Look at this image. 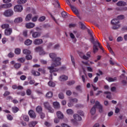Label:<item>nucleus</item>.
Instances as JSON below:
<instances>
[{"instance_id": "69168bd1", "label": "nucleus", "mask_w": 127, "mask_h": 127, "mask_svg": "<svg viewBox=\"0 0 127 127\" xmlns=\"http://www.w3.org/2000/svg\"><path fill=\"white\" fill-rule=\"evenodd\" d=\"M41 63H42V64H47V62L44 60H41Z\"/></svg>"}, {"instance_id": "7ed1b4c3", "label": "nucleus", "mask_w": 127, "mask_h": 127, "mask_svg": "<svg viewBox=\"0 0 127 127\" xmlns=\"http://www.w3.org/2000/svg\"><path fill=\"white\" fill-rule=\"evenodd\" d=\"M98 46H99V48H100V49H101L102 51H104V49L103 48V47L101 46V44H100V43H99V42H96L93 46L94 53H96L99 50V49H98Z\"/></svg>"}, {"instance_id": "8fccbe9b", "label": "nucleus", "mask_w": 127, "mask_h": 127, "mask_svg": "<svg viewBox=\"0 0 127 127\" xmlns=\"http://www.w3.org/2000/svg\"><path fill=\"white\" fill-rule=\"evenodd\" d=\"M77 113L80 115V116H81L82 117H83V116H84V112H83V111H81V110H78L77 112Z\"/></svg>"}, {"instance_id": "dca6fc26", "label": "nucleus", "mask_w": 127, "mask_h": 127, "mask_svg": "<svg viewBox=\"0 0 127 127\" xmlns=\"http://www.w3.org/2000/svg\"><path fill=\"white\" fill-rule=\"evenodd\" d=\"M52 97H53V92L52 91H49L46 94V98H47V99H51Z\"/></svg>"}, {"instance_id": "37998d69", "label": "nucleus", "mask_w": 127, "mask_h": 127, "mask_svg": "<svg viewBox=\"0 0 127 127\" xmlns=\"http://www.w3.org/2000/svg\"><path fill=\"white\" fill-rule=\"evenodd\" d=\"M26 59H27V60H31V59H32V56L30 55H27L26 56Z\"/></svg>"}, {"instance_id": "f3484780", "label": "nucleus", "mask_w": 127, "mask_h": 127, "mask_svg": "<svg viewBox=\"0 0 127 127\" xmlns=\"http://www.w3.org/2000/svg\"><path fill=\"white\" fill-rule=\"evenodd\" d=\"M73 118L75 121H82V118L80 117L78 114H74L73 115Z\"/></svg>"}, {"instance_id": "680f3d73", "label": "nucleus", "mask_w": 127, "mask_h": 127, "mask_svg": "<svg viewBox=\"0 0 127 127\" xmlns=\"http://www.w3.org/2000/svg\"><path fill=\"white\" fill-rule=\"evenodd\" d=\"M67 84L69 85H73V84H75V81L74 80H72V81H68L67 82Z\"/></svg>"}, {"instance_id": "9b49d317", "label": "nucleus", "mask_w": 127, "mask_h": 127, "mask_svg": "<svg viewBox=\"0 0 127 127\" xmlns=\"http://www.w3.org/2000/svg\"><path fill=\"white\" fill-rule=\"evenodd\" d=\"M33 43L35 45H39L43 43V41L41 39H37L34 41Z\"/></svg>"}, {"instance_id": "5701e85b", "label": "nucleus", "mask_w": 127, "mask_h": 127, "mask_svg": "<svg viewBox=\"0 0 127 127\" xmlns=\"http://www.w3.org/2000/svg\"><path fill=\"white\" fill-rule=\"evenodd\" d=\"M22 18L21 17H18V18H16L15 19H14V22L15 23H18L19 22H22Z\"/></svg>"}, {"instance_id": "864d4df0", "label": "nucleus", "mask_w": 127, "mask_h": 127, "mask_svg": "<svg viewBox=\"0 0 127 127\" xmlns=\"http://www.w3.org/2000/svg\"><path fill=\"white\" fill-rule=\"evenodd\" d=\"M26 94L28 96H30V95H31V90L30 89L27 90Z\"/></svg>"}, {"instance_id": "0eeeda50", "label": "nucleus", "mask_w": 127, "mask_h": 127, "mask_svg": "<svg viewBox=\"0 0 127 127\" xmlns=\"http://www.w3.org/2000/svg\"><path fill=\"white\" fill-rule=\"evenodd\" d=\"M36 52H39L40 55H45L46 53L44 52L43 49L41 47H38L35 49Z\"/></svg>"}, {"instance_id": "e433bc0d", "label": "nucleus", "mask_w": 127, "mask_h": 127, "mask_svg": "<svg viewBox=\"0 0 127 127\" xmlns=\"http://www.w3.org/2000/svg\"><path fill=\"white\" fill-rule=\"evenodd\" d=\"M48 85L50 87H55V83L51 81L48 82Z\"/></svg>"}, {"instance_id": "bb28decb", "label": "nucleus", "mask_w": 127, "mask_h": 127, "mask_svg": "<svg viewBox=\"0 0 127 127\" xmlns=\"http://www.w3.org/2000/svg\"><path fill=\"white\" fill-rule=\"evenodd\" d=\"M36 111L37 113H38V114H40L42 112V107L40 106L37 107V108H36Z\"/></svg>"}, {"instance_id": "3c124183", "label": "nucleus", "mask_w": 127, "mask_h": 127, "mask_svg": "<svg viewBox=\"0 0 127 127\" xmlns=\"http://www.w3.org/2000/svg\"><path fill=\"white\" fill-rule=\"evenodd\" d=\"M45 16H42V17H40V18L39 19V21H41V22H42V21H44V20L45 19Z\"/></svg>"}, {"instance_id": "f257e3e1", "label": "nucleus", "mask_w": 127, "mask_h": 127, "mask_svg": "<svg viewBox=\"0 0 127 127\" xmlns=\"http://www.w3.org/2000/svg\"><path fill=\"white\" fill-rule=\"evenodd\" d=\"M50 58L53 59V63L52 64L51 66L48 67V70H50V72L52 73L54 72H57L59 69L58 68H55L59 65H61V58H56V54L54 53H51L49 54Z\"/></svg>"}, {"instance_id": "72a5a7b5", "label": "nucleus", "mask_w": 127, "mask_h": 127, "mask_svg": "<svg viewBox=\"0 0 127 127\" xmlns=\"http://www.w3.org/2000/svg\"><path fill=\"white\" fill-rule=\"evenodd\" d=\"M12 111L13 113H17L19 111V109L17 107H13L12 108Z\"/></svg>"}, {"instance_id": "412c9836", "label": "nucleus", "mask_w": 127, "mask_h": 127, "mask_svg": "<svg viewBox=\"0 0 127 127\" xmlns=\"http://www.w3.org/2000/svg\"><path fill=\"white\" fill-rule=\"evenodd\" d=\"M53 106L55 109H60V104L57 102H54Z\"/></svg>"}, {"instance_id": "052dcab7", "label": "nucleus", "mask_w": 127, "mask_h": 127, "mask_svg": "<svg viewBox=\"0 0 127 127\" xmlns=\"http://www.w3.org/2000/svg\"><path fill=\"white\" fill-rule=\"evenodd\" d=\"M23 35L25 37H27V31L25 30L23 32Z\"/></svg>"}, {"instance_id": "ddd939ff", "label": "nucleus", "mask_w": 127, "mask_h": 127, "mask_svg": "<svg viewBox=\"0 0 127 127\" xmlns=\"http://www.w3.org/2000/svg\"><path fill=\"white\" fill-rule=\"evenodd\" d=\"M25 26L26 27V28H28L29 29H30L31 28H33V27H34V26H35V24L33 23H28L27 24H26Z\"/></svg>"}, {"instance_id": "423d86ee", "label": "nucleus", "mask_w": 127, "mask_h": 127, "mask_svg": "<svg viewBox=\"0 0 127 127\" xmlns=\"http://www.w3.org/2000/svg\"><path fill=\"white\" fill-rule=\"evenodd\" d=\"M44 106L45 109H47V110H49V112L50 113H54V110H53V109L51 108V107L50 106V105H49V103H48V102L44 103Z\"/></svg>"}, {"instance_id": "f704fd0d", "label": "nucleus", "mask_w": 127, "mask_h": 127, "mask_svg": "<svg viewBox=\"0 0 127 127\" xmlns=\"http://www.w3.org/2000/svg\"><path fill=\"white\" fill-rule=\"evenodd\" d=\"M18 62H20V63H23L25 62V59L24 58H21L17 59Z\"/></svg>"}, {"instance_id": "b1692460", "label": "nucleus", "mask_w": 127, "mask_h": 127, "mask_svg": "<svg viewBox=\"0 0 127 127\" xmlns=\"http://www.w3.org/2000/svg\"><path fill=\"white\" fill-rule=\"evenodd\" d=\"M40 36V33L39 32H35L33 33L32 34V37L34 38H36L37 37H39Z\"/></svg>"}, {"instance_id": "4c0bfd02", "label": "nucleus", "mask_w": 127, "mask_h": 127, "mask_svg": "<svg viewBox=\"0 0 127 127\" xmlns=\"http://www.w3.org/2000/svg\"><path fill=\"white\" fill-rule=\"evenodd\" d=\"M38 71L41 72L42 74H45V73L46 72V70H45L44 68H39Z\"/></svg>"}, {"instance_id": "20e7f679", "label": "nucleus", "mask_w": 127, "mask_h": 127, "mask_svg": "<svg viewBox=\"0 0 127 127\" xmlns=\"http://www.w3.org/2000/svg\"><path fill=\"white\" fill-rule=\"evenodd\" d=\"M65 0L66 1V3L68 4V5L70 6L73 12H74V13H76V14H78V10L77 9V8L75 7V6L71 4V2H70V0Z\"/></svg>"}, {"instance_id": "473e14b6", "label": "nucleus", "mask_w": 127, "mask_h": 127, "mask_svg": "<svg viewBox=\"0 0 127 127\" xmlns=\"http://www.w3.org/2000/svg\"><path fill=\"white\" fill-rule=\"evenodd\" d=\"M31 43H32V41L30 40V39H27L25 42V45H31Z\"/></svg>"}, {"instance_id": "f03ea898", "label": "nucleus", "mask_w": 127, "mask_h": 127, "mask_svg": "<svg viewBox=\"0 0 127 127\" xmlns=\"http://www.w3.org/2000/svg\"><path fill=\"white\" fill-rule=\"evenodd\" d=\"M98 107L100 113L103 112V106L100 104V102L96 101L95 105L93 106V107L91 109L90 113L92 116H94L95 114H96V108Z\"/></svg>"}, {"instance_id": "6ab92c4d", "label": "nucleus", "mask_w": 127, "mask_h": 127, "mask_svg": "<svg viewBox=\"0 0 127 127\" xmlns=\"http://www.w3.org/2000/svg\"><path fill=\"white\" fill-rule=\"evenodd\" d=\"M117 5L118 6H125L127 5V3L123 1H119L117 3Z\"/></svg>"}, {"instance_id": "ea45409f", "label": "nucleus", "mask_w": 127, "mask_h": 127, "mask_svg": "<svg viewBox=\"0 0 127 127\" xmlns=\"http://www.w3.org/2000/svg\"><path fill=\"white\" fill-rule=\"evenodd\" d=\"M62 17H64V18H66V17L68 16V15L67 14V13H66V12H62Z\"/></svg>"}, {"instance_id": "0e129e2a", "label": "nucleus", "mask_w": 127, "mask_h": 127, "mask_svg": "<svg viewBox=\"0 0 127 127\" xmlns=\"http://www.w3.org/2000/svg\"><path fill=\"white\" fill-rule=\"evenodd\" d=\"M7 41V39L5 38H2V42L3 44H5V42Z\"/></svg>"}, {"instance_id": "79ce46f5", "label": "nucleus", "mask_w": 127, "mask_h": 127, "mask_svg": "<svg viewBox=\"0 0 127 127\" xmlns=\"http://www.w3.org/2000/svg\"><path fill=\"white\" fill-rule=\"evenodd\" d=\"M59 98L60 99H64V94H63V93H59Z\"/></svg>"}, {"instance_id": "bf43d9fd", "label": "nucleus", "mask_w": 127, "mask_h": 127, "mask_svg": "<svg viewBox=\"0 0 127 127\" xmlns=\"http://www.w3.org/2000/svg\"><path fill=\"white\" fill-rule=\"evenodd\" d=\"M75 26H76V24L75 23H72L69 25V28H72V27H75Z\"/></svg>"}, {"instance_id": "aec40b11", "label": "nucleus", "mask_w": 127, "mask_h": 127, "mask_svg": "<svg viewBox=\"0 0 127 127\" xmlns=\"http://www.w3.org/2000/svg\"><path fill=\"white\" fill-rule=\"evenodd\" d=\"M57 116L59 119H63L64 118L63 114H62V112L60 111L57 112Z\"/></svg>"}, {"instance_id": "1a4fd4ad", "label": "nucleus", "mask_w": 127, "mask_h": 127, "mask_svg": "<svg viewBox=\"0 0 127 127\" xmlns=\"http://www.w3.org/2000/svg\"><path fill=\"white\" fill-rule=\"evenodd\" d=\"M3 14L5 16H11L13 14V11L11 9L6 10L4 12Z\"/></svg>"}, {"instance_id": "a19ab883", "label": "nucleus", "mask_w": 127, "mask_h": 127, "mask_svg": "<svg viewBox=\"0 0 127 127\" xmlns=\"http://www.w3.org/2000/svg\"><path fill=\"white\" fill-rule=\"evenodd\" d=\"M21 50L20 49H16L15 50V54H17V55L20 54Z\"/></svg>"}, {"instance_id": "a878e982", "label": "nucleus", "mask_w": 127, "mask_h": 127, "mask_svg": "<svg viewBox=\"0 0 127 127\" xmlns=\"http://www.w3.org/2000/svg\"><path fill=\"white\" fill-rule=\"evenodd\" d=\"M107 47L110 52L112 54V55H115V53H114V51L112 50V48H111V47H110V45L109 44V43L107 42Z\"/></svg>"}, {"instance_id": "a211bd4d", "label": "nucleus", "mask_w": 127, "mask_h": 127, "mask_svg": "<svg viewBox=\"0 0 127 127\" xmlns=\"http://www.w3.org/2000/svg\"><path fill=\"white\" fill-rule=\"evenodd\" d=\"M106 80L108 81V82H115V81H117V77H107L106 78Z\"/></svg>"}, {"instance_id": "f8f14e48", "label": "nucleus", "mask_w": 127, "mask_h": 127, "mask_svg": "<svg viewBox=\"0 0 127 127\" xmlns=\"http://www.w3.org/2000/svg\"><path fill=\"white\" fill-rule=\"evenodd\" d=\"M28 114L31 119H35L36 118V114H35V113L33 110L29 111Z\"/></svg>"}, {"instance_id": "338daca9", "label": "nucleus", "mask_w": 127, "mask_h": 127, "mask_svg": "<svg viewBox=\"0 0 127 127\" xmlns=\"http://www.w3.org/2000/svg\"><path fill=\"white\" fill-rule=\"evenodd\" d=\"M113 115H114V112H113V111H111L108 113V116L109 117H112Z\"/></svg>"}, {"instance_id": "c9c22d12", "label": "nucleus", "mask_w": 127, "mask_h": 127, "mask_svg": "<svg viewBox=\"0 0 127 127\" xmlns=\"http://www.w3.org/2000/svg\"><path fill=\"white\" fill-rule=\"evenodd\" d=\"M26 2V0H18L17 3L19 4H22V3H25Z\"/></svg>"}, {"instance_id": "393cba45", "label": "nucleus", "mask_w": 127, "mask_h": 127, "mask_svg": "<svg viewBox=\"0 0 127 127\" xmlns=\"http://www.w3.org/2000/svg\"><path fill=\"white\" fill-rule=\"evenodd\" d=\"M32 18V14H28L27 15L25 18L26 21H30V20Z\"/></svg>"}, {"instance_id": "2eb2a0df", "label": "nucleus", "mask_w": 127, "mask_h": 127, "mask_svg": "<svg viewBox=\"0 0 127 127\" xmlns=\"http://www.w3.org/2000/svg\"><path fill=\"white\" fill-rule=\"evenodd\" d=\"M59 80L62 82H63L64 81H67V80H68V76L66 75H62L60 76Z\"/></svg>"}, {"instance_id": "603ef678", "label": "nucleus", "mask_w": 127, "mask_h": 127, "mask_svg": "<svg viewBox=\"0 0 127 127\" xmlns=\"http://www.w3.org/2000/svg\"><path fill=\"white\" fill-rule=\"evenodd\" d=\"M125 19V16L123 15H121L118 16L117 19Z\"/></svg>"}, {"instance_id": "9d476101", "label": "nucleus", "mask_w": 127, "mask_h": 127, "mask_svg": "<svg viewBox=\"0 0 127 127\" xmlns=\"http://www.w3.org/2000/svg\"><path fill=\"white\" fill-rule=\"evenodd\" d=\"M78 102V99L75 98V99H71L70 100V103H68V107L69 108H71V107H72L73 104H76Z\"/></svg>"}, {"instance_id": "4be33fe9", "label": "nucleus", "mask_w": 127, "mask_h": 127, "mask_svg": "<svg viewBox=\"0 0 127 127\" xmlns=\"http://www.w3.org/2000/svg\"><path fill=\"white\" fill-rule=\"evenodd\" d=\"M37 125V122L35 121H32L29 123V127H35Z\"/></svg>"}, {"instance_id": "c756f323", "label": "nucleus", "mask_w": 127, "mask_h": 127, "mask_svg": "<svg viewBox=\"0 0 127 127\" xmlns=\"http://www.w3.org/2000/svg\"><path fill=\"white\" fill-rule=\"evenodd\" d=\"M1 28L2 29H8V28L9 27V25L7 24H4L1 26Z\"/></svg>"}, {"instance_id": "5fc2aeb1", "label": "nucleus", "mask_w": 127, "mask_h": 127, "mask_svg": "<svg viewBox=\"0 0 127 127\" xmlns=\"http://www.w3.org/2000/svg\"><path fill=\"white\" fill-rule=\"evenodd\" d=\"M17 95H20L21 96H25V92L22 91V92H17Z\"/></svg>"}, {"instance_id": "e2e57ef3", "label": "nucleus", "mask_w": 127, "mask_h": 127, "mask_svg": "<svg viewBox=\"0 0 127 127\" xmlns=\"http://www.w3.org/2000/svg\"><path fill=\"white\" fill-rule=\"evenodd\" d=\"M41 119H44L45 118V114L44 113H40Z\"/></svg>"}, {"instance_id": "c03bdc74", "label": "nucleus", "mask_w": 127, "mask_h": 127, "mask_svg": "<svg viewBox=\"0 0 127 127\" xmlns=\"http://www.w3.org/2000/svg\"><path fill=\"white\" fill-rule=\"evenodd\" d=\"M37 18H38V17L37 16H35L32 18V21L35 22L37 21Z\"/></svg>"}, {"instance_id": "7c9ffc66", "label": "nucleus", "mask_w": 127, "mask_h": 127, "mask_svg": "<svg viewBox=\"0 0 127 127\" xmlns=\"http://www.w3.org/2000/svg\"><path fill=\"white\" fill-rule=\"evenodd\" d=\"M32 73L33 74V75H34V76H40V72L36 71L35 70H32Z\"/></svg>"}, {"instance_id": "774afa93", "label": "nucleus", "mask_w": 127, "mask_h": 127, "mask_svg": "<svg viewBox=\"0 0 127 127\" xmlns=\"http://www.w3.org/2000/svg\"><path fill=\"white\" fill-rule=\"evenodd\" d=\"M82 58L84 60H88V59H89V57L86 56L85 55H83Z\"/></svg>"}, {"instance_id": "4468645a", "label": "nucleus", "mask_w": 127, "mask_h": 127, "mask_svg": "<svg viewBox=\"0 0 127 127\" xmlns=\"http://www.w3.org/2000/svg\"><path fill=\"white\" fill-rule=\"evenodd\" d=\"M11 32H12V29L10 28L6 29L4 31L5 35H10L11 34Z\"/></svg>"}, {"instance_id": "cd10ccee", "label": "nucleus", "mask_w": 127, "mask_h": 127, "mask_svg": "<svg viewBox=\"0 0 127 127\" xmlns=\"http://www.w3.org/2000/svg\"><path fill=\"white\" fill-rule=\"evenodd\" d=\"M23 53L26 55H29L31 53V52L27 49H24L23 50Z\"/></svg>"}, {"instance_id": "09e8293b", "label": "nucleus", "mask_w": 127, "mask_h": 127, "mask_svg": "<svg viewBox=\"0 0 127 127\" xmlns=\"http://www.w3.org/2000/svg\"><path fill=\"white\" fill-rule=\"evenodd\" d=\"M20 80H22V81H24V80H25L26 79V76L25 75H21L20 77Z\"/></svg>"}, {"instance_id": "39448f33", "label": "nucleus", "mask_w": 127, "mask_h": 127, "mask_svg": "<svg viewBox=\"0 0 127 127\" xmlns=\"http://www.w3.org/2000/svg\"><path fill=\"white\" fill-rule=\"evenodd\" d=\"M111 23L114 25L113 27V29H117V28L120 27V25H118V23H119V20L118 19H114L112 20Z\"/></svg>"}, {"instance_id": "13d9d810", "label": "nucleus", "mask_w": 127, "mask_h": 127, "mask_svg": "<svg viewBox=\"0 0 127 127\" xmlns=\"http://www.w3.org/2000/svg\"><path fill=\"white\" fill-rule=\"evenodd\" d=\"M66 94L67 96H71V95H72V92L70 90H67L66 91Z\"/></svg>"}, {"instance_id": "6e6d98bb", "label": "nucleus", "mask_w": 127, "mask_h": 127, "mask_svg": "<svg viewBox=\"0 0 127 127\" xmlns=\"http://www.w3.org/2000/svg\"><path fill=\"white\" fill-rule=\"evenodd\" d=\"M13 56H14V54L12 53H10L8 54V57H9V58H12Z\"/></svg>"}, {"instance_id": "49530a36", "label": "nucleus", "mask_w": 127, "mask_h": 127, "mask_svg": "<svg viewBox=\"0 0 127 127\" xmlns=\"http://www.w3.org/2000/svg\"><path fill=\"white\" fill-rule=\"evenodd\" d=\"M123 40H124V38L122 37H119L117 39V42H121V41H123Z\"/></svg>"}, {"instance_id": "58836bf2", "label": "nucleus", "mask_w": 127, "mask_h": 127, "mask_svg": "<svg viewBox=\"0 0 127 127\" xmlns=\"http://www.w3.org/2000/svg\"><path fill=\"white\" fill-rule=\"evenodd\" d=\"M66 113L67 115H73V110L72 109H67L66 110Z\"/></svg>"}, {"instance_id": "6e6552de", "label": "nucleus", "mask_w": 127, "mask_h": 127, "mask_svg": "<svg viewBox=\"0 0 127 127\" xmlns=\"http://www.w3.org/2000/svg\"><path fill=\"white\" fill-rule=\"evenodd\" d=\"M14 10L15 12H21L23 10V8L21 5H17L14 7Z\"/></svg>"}, {"instance_id": "4d7b16f0", "label": "nucleus", "mask_w": 127, "mask_h": 127, "mask_svg": "<svg viewBox=\"0 0 127 127\" xmlns=\"http://www.w3.org/2000/svg\"><path fill=\"white\" fill-rule=\"evenodd\" d=\"M10 94V92H9V91H5L3 94V96L6 97L7 96H8Z\"/></svg>"}, {"instance_id": "a18cd8bd", "label": "nucleus", "mask_w": 127, "mask_h": 127, "mask_svg": "<svg viewBox=\"0 0 127 127\" xmlns=\"http://www.w3.org/2000/svg\"><path fill=\"white\" fill-rule=\"evenodd\" d=\"M7 119L9 121H12L13 118H12V116H11V115L8 114V115H7Z\"/></svg>"}, {"instance_id": "c85d7f7f", "label": "nucleus", "mask_w": 127, "mask_h": 127, "mask_svg": "<svg viewBox=\"0 0 127 127\" xmlns=\"http://www.w3.org/2000/svg\"><path fill=\"white\" fill-rule=\"evenodd\" d=\"M23 120L25 121V122H29V117L27 115H22Z\"/></svg>"}, {"instance_id": "2f4dec72", "label": "nucleus", "mask_w": 127, "mask_h": 127, "mask_svg": "<svg viewBox=\"0 0 127 127\" xmlns=\"http://www.w3.org/2000/svg\"><path fill=\"white\" fill-rule=\"evenodd\" d=\"M20 67H21V64H20L19 63H16L14 64V67L15 69H19V68H20Z\"/></svg>"}, {"instance_id": "de8ad7c7", "label": "nucleus", "mask_w": 127, "mask_h": 127, "mask_svg": "<svg viewBox=\"0 0 127 127\" xmlns=\"http://www.w3.org/2000/svg\"><path fill=\"white\" fill-rule=\"evenodd\" d=\"M104 93L109 94V95H107L106 96V98H107V99H111V92L106 91V92H105Z\"/></svg>"}]
</instances>
